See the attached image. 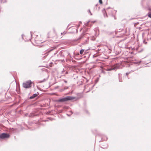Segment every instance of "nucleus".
<instances>
[{"label": "nucleus", "instance_id": "obj_1", "mask_svg": "<svg viewBox=\"0 0 151 151\" xmlns=\"http://www.w3.org/2000/svg\"><path fill=\"white\" fill-rule=\"evenodd\" d=\"M73 99H74V98L71 96H67L64 98L56 100V101L59 102H63L69 100H71Z\"/></svg>", "mask_w": 151, "mask_h": 151}, {"label": "nucleus", "instance_id": "obj_2", "mask_svg": "<svg viewBox=\"0 0 151 151\" xmlns=\"http://www.w3.org/2000/svg\"><path fill=\"white\" fill-rule=\"evenodd\" d=\"M55 37H57L55 29L52 31L49 32L47 34V37L50 38H52Z\"/></svg>", "mask_w": 151, "mask_h": 151}, {"label": "nucleus", "instance_id": "obj_3", "mask_svg": "<svg viewBox=\"0 0 151 151\" xmlns=\"http://www.w3.org/2000/svg\"><path fill=\"white\" fill-rule=\"evenodd\" d=\"M10 136L9 134L6 133H3L0 135V139H4L5 138H8Z\"/></svg>", "mask_w": 151, "mask_h": 151}, {"label": "nucleus", "instance_id": "obj_4", "mask_svg": "<svg viewBox=\"0 0 151 151\" xmlns=\"http://www.w3.org/2000/svg\"><path fill=\"white\" fill-rule=\"evenodd\" d=\"M23 87L25 88H28V81H27L23 83Z\"/></svg>", "mask_w": 151, "mask_h": 151}, {"label": "nucleus", "instance_id": "obj_5", "mask_svg": "<svg viewBox=\"0 0 151 151\" xmlns=\"http://www.w3.org/2000/svg\"><path fill=\"white\" fill-rule=\"evenodd\" d=\"M118 65H116L112 68L108 69L107 70L109 71L112 70H115L119 68V67L118 66Z\"/></svg>", "mask_w": 151, "mask_h": 151}, {"label": "nucleus", "instance_id": "obj_6", "mask_svg": "<svg viewBox=\"0 0 151 151\" xmlns=\"http://www.w3.org/2000/svg\"><path fill=\"white\" fill-rule=\"evenodd\" d=\"M38 94L35 93V94H33L31 96H30L29 98L31 99H33L35 97H37L38 96Z\"/></svg>", "mask_w": 151, "mask_h": 151}, {"label": "nucleus", "instance_id": "obj_7", "mask_svg": "<svg viewBox=\"0 0 151 151\" xmlns=\"http://www.w3.org/2000/svg\"><path fill=\"white\" fill-rule=\"evenodd\" d=\"M32 85L33 86H34V83L31 81L29 80V88L32 86Z\"/></svg>", "mask_w": 151, "mask_h": 151}, {"label": "nucleus", "instance_id": "obj_8", "mask_svg": "<svg viewBox=\"0 0 151 151\" xmlns=\"http://www.w3.org/2000/svg\"><path fill=\"white\" fill-rule=\"evenodd\" d=\"M84 49L81 50L80 51V53L81 55L83 54L84 52Z\"/></svg>", "mask_w": 151, "mask_h": 151}, {"label": "nucleus", "instance_id": "obj_9", "mask_svg": "<svg viewBox=\"0 0 151 151\" xmlns=\"http://www.w3.org/2000/svg\"><path fill=\"white\" fill-rule=\"evenodd\" d=\"M1 2L2 3H5L6 2V0H1Z\"/></svg>", "mask_w": 151, "mask_h": 151}, {"label": "nucleus", "instance_id": "obj_10", "mask_svg": "<svg viewBox=\"0 0 151 151\" xmlns=\"http://www.w3.org/2000/svg\"><path fill=\"white\" fill-rule=\"evenodd\" d=\"M99 3L101 4H102V0H99Z\"/></svg>", "mask_w": 151, "mask_h": 151}, {"label": "nucleus", "instance_id": "obj_11", "mask_svg": "<svg viewBox=\"0 0 151 151\" xmlns=\"http://www.w3.org/2000/svg\"><path fill=\"white\" fill-rule=\"evenodd\" d=\"M148 16L149 17L151 18V13L148 14Z\"/></svg>", "mask_w": 151, "mask_h": 151}, {"label": "nucleus", "instance_id": "obj_12", "mask_svg": "<svg viewBox=\"0 0 151 151\" xmlns=\"http://www.w3.org/2000/svg\"><path fill=\"white\" fill-rule=\"evenodd\" d=\"M88 12H89V13H90L91 14V15H92V14L91 13V12L90 10H88Z\"/></svg>", "mask_w": 151, "mask_h": 151}, {"label": "nucleus", "instance_id": "obj_13", "mask_svg": "<svg viewBox=\"0 0 151 151\" xmlns=\"http://www.w3.org/2000/svg\"><path fill=\"white\" fill-rule=\"evenodd\" d=\"M53 50V49H52L51 50H50V51H49V52H50V51L52 50Z\"/></svg>", "mask_w": 151, "mask_h": 151}, {"label": "nucleus", "instance_id": "obj_14", "mask_svg": "<svg viewBox=\"0 0 151 151\" xmlns=\"http://www.w3.org/2000/svg\"><path fill=\"white\" fill-rule=\"evenodd\" d=\"M22 38L23 39V35H22Z\"/></svg>", "mask_w": 151, "mask_h": 151}, {"label": "nucleus", "instance_id": "obj_15", "mask_svg": "<svg viewBox=\"0 0 151 151\" xmlns=\"http://www.w3.org/2000/svg\"><path fill=\"white\" fill-rule=\"evenodd\" d=\"M126 75H127L128 74V73H126Z\"/></svg>", "mask_w": 151, "mask_h": 151}, {"label": "nucleus", "instance_id": "obj_16", "mask_svg": "<svg viewBox=\"0 0 151 151\" xmlns=\"http://www.w3.org/2000/svg\"><path fill=\"white\" fill-rule=\"evenodd\" d=\"M65 81V83H67V82L66 81Z\"/></svg>", "mask_w": 151, "mask_h": 151}]
</instances>
